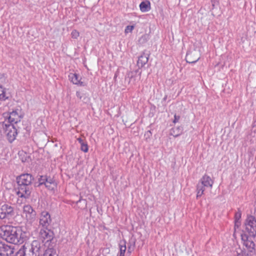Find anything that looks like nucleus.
<instances>
[{
  "instance_id": "obj_1",
  "label": "nucleus",
  "mask_w": 256,
  "mask_h": 256,
  "mask_svg": "<svg viewBox=\"0 0 256 256\" xmlns=\"http://www.w3.org/2000/svg\"><path fill=\"white\" fill-rule=\"evenodd\" d=\"M26 233L21 228L10 225L0 226V237L7 242L17 244L24 240Z\"/></svg>"
},
{
  "instance_id": "obj_2",
  "label": "nucleus",
  "mask_w": 256,
  "mask_h": 256,
  "mask_svg": "<svg viewBox=\"0 0 256 256\" xmlns=\"http://www.w3.org/2000/svg\"><path fill=\"white\" fill-rule=\"evenodd\" d=\"M18 185L16 194L20 198H28L32 190V182L33 176L28 174H22L16 178Z\"/></svg>"
},
{
  "instance_id": "obj_3",
  "label": "nucleus",
  "mask_w": 256,
  "mask_h": 256,
  "mask_svg": "<svg viewBox=\"0 0 256 256\" xmlns=\"http://www.w3.org/2000/svg\"><path fill=\"white\" fill-rule=\"evenodd\" d=\"M0 128L3 129L4 132L7 136L8 140L12 142L16 138L18 133V130L13 124H7L2 122L0 124Z\"/></svg>"
},
{
  "instance_id": "obj_4",
  "label": "nucleus",
  "mask_w": 256,
  "mask_h": 256,
  "mask_svg": "<svg viewBox=\"0 0 256 256\" xmlns=\"http://www.w3.org/2000/svg\"><path fill=\"white\" fill-rule=\"evenodd\" d=\"M39 239L42 241L44 244L46 246L48 245L50 246L55 244L53 242L54 239V233L50 230L47 228L42 229L40 230L38 235Z\"/></svg>"
},
{
  "instance_id": "obj_5",
  "label": "nucleus",
  "mask_w": 256,
  "mask_h": 256,
  "mask_svg": "<svg viewBox=\"0 0 256 256\" xmlns=\"http://www.w3.org/2000/svg\"><path fill=\"white\" fill-rule=\"evenodd\" d=\"M246 230L253 238L256 236V220L254 216L248 215L244 222Z\"/></svg>"
},
{
  "instance_id": "obj_6",
  "label": "nucleus",
  "mask_w": 256,
  "mask_h": 256,
  "mask_svg": "<svg viewBox=\"0 0 256 256\" xmlns=\"http://www.w3.org/2000/svg\"><path fill=\"white\" fill-rule=\"evenodd\" d=\"M15 215L14 208L13 206L5 204L0 208V218L10 219Z\"/></svg>"
},
{
  "instance_id": "obj_7",
  "label": "nucleus",
  "mask_w": 256,
  "mask_h": 256,
  "mask_svg": "<svg viewBox=\"0 0 256 256\" xmlns=\"http://www.w3.org/2000/svg\"><path fill=\"white\" fill-rule=\"evenodd\" d=\"M200 50L198 48L193 46L187 52L186 56V60L188 63H194L200 58Z\"/></svg>"
},
{
  "instance_id": "obj_8",
  "label": "nucleus",
  "mask_w": 256,
  "mask_h": 256,
  "mask_svg": "<svg viewBox=\"0 0 256 256\" xmlns=\"http://www.w3.org/2000/svg\"><path fill=\"white\" fill-rule=\"evenodd\" d=\"M243 244L246 248L247 250L251 253L256 252V244L252 236H248L246 234H241Z\"/></svg>"
},
{
  "instance_id": "obj_9",
  "label": "nucleus",
  "mask_w": 256,
  "mask_h": 256,
  "mask_svg": "<svg viewBox=\"0 0 256 256\" xmlns=\"http://www.w3.org/2000/svg\"><path fill=\"white\" fill-rule=\"evenodd\" d=\"M40 243L38 240H33L30 244V248L28 253V256H40Z\"/></svg>"
},
{
  "instance_id": "obj_10",
  "label": "nucleus",
  "mask_w": 256,
  "mask_h": 256,
  "mask_svg": "<svg viewBox=\"0 0 256 256\" xmlns=\"http://www.w3.org/2000/svg\"><path fill=\"white\" fill-rule=\"evenodd\" d=\"M51 222L52 220L50 214L48 212H42L41 213L40 219V225L46 228Z\"/></svg>"
},
{
  "instance_id": "obj_11",
  "label": "nucleus",
  "mask_w": 256,
  "mask_h": 256,
  "mask_svg": "<svg viewBox=\"0 0 256 256\" xmlns=\"http://www.w3.org/2000/svg\"><path fill=\"white\" fill-rule=\"evenodd\" d=\"M23 213L28 220L34 219L36 216V212L30 205H26L24 206Z\"/></svg>"
},
{
  "instance_id": "obj_12",
  "label": "nucleus",
  "mask_w": 256,
  "mask_h": 256,
  "mask_svg": "<svg viewBox=\"0 0 256 256\" xmlns=\"http://www.w3.org/2000/svg\"><path fill=\"white\" fill-rule=\"evenodd\" d=\"M13 253V248L7 244L0 242V256H11Z\"/></svg>"
},
{
  "instance_id": "obj_13",
  "label": "nucleus",
  "mask_w": 256,
  "mask_h": 256,
  "mask_svg": "<svg viewBox=\"0 0 256 256\" xmlns=\"http://www.w3.org/2000/svg\"><path fill=\"white\" fill-rule=\"evenodd\" d=\"M20 122V116L16 111H12L10 114L8 118V122H6L7 124H12V122L17 124Z\"/></svg>"
},
{
  "instance_id": "obj_14",
  "label": "nucleus",
  "mask_w": 256,
  "mask_h": 256,
  "mask_svg": "<svg viewBox=\"0 0 256 256\" xmlns=\"http://www.w3.org/2000/svg\"><path fill=\"white\" fill-rule=\"evenodd\" d=\"M149 56V53L146 54L145 52H144L140 56H139L137 62V64L138 67L142 68L148 62Z\"/></svg>"
},
{
  "instance_id": "obj_15",
  "label": "nucleus",
  "mask_w": 256,
  "mask_h": 256,
  "mask_svg": "<svg viewBox=\"0 0 256 256\" xmlns=\"http://www.w3.org/2000/svg\"><path fill=\"white\" fill-rule=\"evenodd\" d=\"M204 186L212 188L214 184V180L211 179L210 176L208 175H204L200 180Z\"/></svg>"
},
{
  "instance_id": "obj_16",
  "label": "nucleus",
  "mask_w": 256,
  "mask_h": 256,
  "mask_svg": "<svg viewBox=\"0 0 256 256\" xmlns=\"http://www.w3.org/2000/svg\"><path fill=\"white\" fill-rule=\"evenodd\" d=\"M48 248L45 250L43 256H58L56 250L54 248V245H48Z\"/></svg>"
},
{
  "instance_id": "obj_17",
  "label": "nucleus",
  "mask_w": 256,
  "mask_h": 256,
  "mask_svg": "<svg viewBox=\"0 0 256 256\" xmlns=\"http://www.w3.org/2000/svg\"><path fill=\"white\" fill-rule=\"evenodd\" d=\"M140 8L142 12H146L150 10V3L148 0L142 2L140 4Z\"/></svg>"
},
{
  "instance_id": "obj_18",
  "label": "nucleus",
  "mask_w": 256,
  "mask_h": 256,
  "mask_svg": "<svg viewBox=\"0 0 256 256\" xmlns=\"http://www.w3.org/2000/svg\"><path fill=\"white\" fill-rule=\"evenodd\" d=\"M183 130L182 127L178 126L174 128L171 129L170 132V134L173 136L174 137H177L182 134Z\"/></svg>"
},
{
  "instance_id": "obj_19",
  "label": "nucleus",
  "mask_w": 256,
  "mask_h": 256,
  "mask_svg": "<svg viewBox=\"0 0 256 256\" xmlns=\"http://www.w3.org/2000/svg\"><path fill=\"white\" fill-rule=\"evenodd\" d=\"M38 182H39L38 186L44 184L45 185L46 187L48 188V189H50V190L53 189V188H52L50 186H49L48 184V180L46 176H40V178H38Z\"/></svg>"
},
{
  "instance_id": "obj_20",
  "label": "nucleus",
  "mask_w": 256,
  "mask_h": 256,
  "mask_svg": "<svg viewBox=\"0 0 256 256\" xmlns=\"http://www.w3.org/2000/svg\"><path fill=\"white\" fill-rule=\"evenodd\" d=\"M69 78L73 84H80V86L82 85V82H80L79 79L80 76L77 74H71L69 75Z\"/></svg>"
},
{
  "instance_id": "obj_21",
  "label": "nucleus",
  "mask_w": 256,
  "mask_h": 256,
  "mask_svg": "<svg viewBox=\"0 0 256 256\" xmlns=\"http://www.w3.org/2000/svg\"><path fill=\"white\" fill-rule=\"evenodd\" d=\"M204 187H206V186H204L202 183L200 182V183L198 184L197 185V189H196V190H197V195H196L197 198L200 196H202V194L204 193V192L205 190Z\"/></svg>"
},
{
  "instance_id": "obj_22",
  "label": "nucleus",
  "mask_w": 256,
  "mask_h": 256,
  "mask_svg": "<svg viewBox=\"0 0 256 256\" xmlns=\"http://www.w3.org/2000/svg\"><path fill=\"white\" fill-rule=\"evenodd\" d=\"M126 241H121L120 244V254H119L122 256H124L126 250Z\"/></svg>"
},
{
  "instance_id": "obj_23",
  "label": "nucleus",
  "mask_w": 256,
  "mask_h": 256,
  "mask_svg": "<svg viewBox=\"0 0 256 256\" xmlns=\"http://www.w3.org/2000/svg\"><path fill=\"white\" fill-rule=\"evenodd\" d=\"M76 95L80 100H82L84 102L87 103L88 102V98L87 96L83 94H81L79 92H76Z\"/></svg>"
},
{
  "instance_id": "obj_24",
  "label": "nucleus",
  "mask_w": 256,
  "mask_h": 256,
  "mask_svg": "<svg viewBox=\"0 0 256 256\" xmlns=\"http://www.w3.org/2000/svg\"><path fill=\"white\" fill-rule=\"evenodd\" d=\"M26 248L25 246H23L16 252V256H25L27 255L26 254Z\"/></svg>"
},
{
  "instance_id": "obj_25",
  "label": "nucleus",
  "mask_w": 256,
  "mask_h": 256,
  "mask_svg": "<svg viewBox=\"0 0 256 256\" xmlns=\"http://www.w3.org/2000/svg\"><path fill=\"white\" fill-rule=\"evenodd\" d=\"M149 38H150L149 34H144L143 36H142L140 38V39L138 40V42L141 44H143L146 42L148 41V40L149 39Z\"/></svg>"
},
{
  "instance_id": "obj_26",
  "label": "nucleus",
  "mask_w": 256,
  "mask_h": 256,
  "mask_svg": "<svg viewBox=\"0 0 256 256\" xmlns=\"http://www.w3.org/2000/svg\"><path fill=\"white\" fill-rule=\"evenodd\" d=\"M8 98L6 96V92L4 88L0 86V100H6Z\"/></svg>"
},
{
  "instance_id": "obj_27",
  "label": "nucleus",
  "mask_w": 256,
  "mask_h": 256,
  "mask_svg": "<svg viewBox=\"0 0 256 256\" xmlns=\"http://www.w3.org/2000/svg\"><path fill=\"white\" fill-rule=\"evenodd\" d=\"M242 213L240 210H238L235 214L234 218L235 220H237V222H239V221L241 218Z\"/></svg>"
},
{
  "instance_id": "obj_28",
  "label": "nucleus",
  "mask_w": 256,
  "mask_h": 256,
  "mask_svg": "<svg viewBox=\"0 0 256 256\" xmlns=\"http://www.w3.org/2000/svg\"><path fill=\"white\" fill-rule=\"evenodd\" d=\"M71 36L73 38H77L80 36V33L78 31L74 30L72 31Z\"/></svg>"
},
{
  "instance_id": "obj_29",
  "label": "nucleus",
  "mask_w": 256,
  "mask_h": 256,
  "mask_svg": "<svg viewBox=\"0 0 256 256\" xmlns=\"http://www.w3.org/2000/svg\"><path fill=\"white\" fill-rule=\"evenodd\" d=\"M81 145V150H82L84 152H87L88 150V146L86 144H85L84 142H82Z\"/></svg>"
},
{
  "instance_id": "obj_30",
  "label": "nucleus",
  "mask_w": 256,
  "mask_h": 256,
  "mask_svg": "<svg viewBox=\"0 0 256 256\" xmlns=\"http://www.w3.org/2000/svg\"><path fill=\"white\" fill-rule=\"evenodd\" d=\"M134 28V26H128L126 27L125 29V32L128 33L129 32H132L133 29Z\"/></svg>"
},
{
  "instance_id": "obj_31",
  "label": "nucleus",
  "mask_w": 256,
  "mask_h": 256,
  "mask_svg": "<svg viewBox=\"0 0 256 256\" xmlns=\"http://www.w3.org/2000/svg\"><path fill=\"white\" fill-rule=\"evenodd\" d=\"M174 120L173 121V122L174 123H176V122H178V120H180V116H176V114L174 115Z\"/></svg>"
},
{
  "instance_id": "obj_32",
  "label": "nucleus",
  "mask_w": 256,
  "mask_h": 256,
  "mask_svg": "<svg viewBox=\"0 0 256 256\" xmlns=\"http://www.w3.org/2000/svg\"><path fill=\"white\" fill-rule=\"evenodd\" d=\"M0 80H1V82H4L6 80V78L4 76V74H0Z\"/></svg>"
},
{
  "instance_id": "obj_33",
  "label": "nucleus",
  "mask_w": 256,
  "mask_h": 256,
  "mask_svg": "<svg viewBox=\"0 0 256 256\" xmlns=\"http://www.w3.org/2000/svg\"><path fill=\"white\" fill-rule=\"evenodd\" d=\"M49 186H50L52 188H54V187L52 186V185H53L54 186H55L54 184V182H53V180L51 179H50V180H48V184Z\"/></svg>"
},
{
  "instance_id": "obj_34",
  "label": "nucleus",
  "mask_w": 256,
  "mask_h": 256,
  "mask_svg": "<svg viewBox=\"0 0 256 256\" xmlns=\"http://www.w3.org/2000/svg\"><path fill=\"white\" fill-rule=\"evenodd\" d=\"M240 226V221H239V222H237V220H235V225L234 226L238 228V226Z\"/></svg>"
},
{
  "instance_id": "obj_35",
  "label": "nucleus",
  "mask_w": 256,
  "mask_h": 256,
  "mask_svg": "<svg viewBox=\"0 0 256 256\" xmlns=\"http://www.w3.org/2000/svg\"><path fill=\"white\" fill-rule=\"evenodd\" d=\"M147 135L148 136H150L152 135L151 132L150 130H148L145 134V136Z\"/></svg>"
},
{
  "instance_id": "obj_36",
  "label": "nucleus",
  "mask_w": 256,
  "mask_h": 256,
  "mask_svg": "<svg viewBox=\"0 0 256 256\" xmlns=\"http://www.w3.org/2000/svg\"><path fill=\"white\" fill-rule=\"evenodd\" d=\"M131 251H132L131 247L130 246H129L128 247V252H129V253H130Z\"/></svg>"
},
{
  "instance_id": "obj_37",
  "label": "nucleus",
  "mask_w": 256,
  "mask_h": 256,
  "mask_svg": "<svg viewBox=\"0 0 256 256\" xmlns=\"http://www.w3.org/2000/svg\"><path fill=\"white\" fill-rule=\"evenodd\" d=\"M78 140L79 141L80 144H82V142H84L83 140L80 138H78Z\"/></svg>"
},
{
  "instance_id": "obj_38",
  "label": "nucleus",
  "mask_w": 256,
  "mask_h": 256,
  "mask_svg": "<svg viewBox=\"0 0 256 256\" xmlns=\"http://www.w3.org/2000/svg\"><path fill=\"white\" fill-rule=\"evenodd\" d=\"M254 214V216L256 218V210H255Z\"/></svg>"
},
{
  "instance_id": "obj_39",
  "label": "nucleus",
  "mask_w": 256,
  "mask_h": 256,
  "mask_svg": "<svg viewBox=\"0 0 256 256\" xmlns=\"http://www.w3.org/2000/svg\"><path fill=\"white\" fill-rule=\"evenodd\" d=\"M212 6H214V3H212Z\"/></svg>"
},
{
  "instance_id": "obj_40",
  "label": "nucleus",
  "mask_w": 256,
  "mask_h": 256,
  "mask_svg": "<svg viewBox=\"0 0 256 256\" xmlns=\"http://www.w3.org/2000/svg\"><path fill=\"white\" fill-rule=\"evenodd\" d=\"M119 256H120V254H119Z\"/></svg>"
}]
</instances>
